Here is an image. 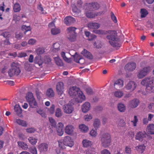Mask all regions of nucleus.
Instances as JSON below:
<instances>
[{"label": "nucleus", "instance_id": "obj_41", "mask_svg": "<svg viewBox=\"0 0 154 154\" xmlns=\"http://www.w3.org/2000/svg\"><path fill=\"white\" fill-rule=\"evenodd\" d=\"M17 123L19 125H21L23 126L26 127L27 124L25 121L22 120L20 119L16 120Z\"/></svg>", "mask_w": 154, "mask_h": 154}, {"label": "nucleus", "instance_id": "obj_25", "mask_svg": "<svg viewBox=\"0 0 154 154\" xmlns=\"http://www.w3.org/2000/svg\"><path fill=\"white\" fill-rule=\"evenodd\" d=\"M83 146L85 147H88L91 146L92 144L91 141L87 139L84 140L82 142Z\"/></svg>", "mask_w": 154, "mask_h": 154}, {"label": "nucleus", "instance_id": "obj_32", "mask_svg": "<svg viewBox=\"0 0 154 154\" xmlns=\"http://www.w3.org/2000/svg\"><path fill=\"white\" fill-rule=\"evenodd\" d=\"M79 127L81 131L84 133L87 132L88 130V127L84 124L80 125Z\"/></svg>", "mask_w": 154, "mask_h": 154}, {"label": "nucleus", "instance_id": "obj_56", "mask_svg": "<svg viewBox=\"0 0 154 154\" xmlns=\"http://www.w3.org/2000/svg\"><path fill=\"white\" fill-rule=\"evenodd\" d=\"M86 15L87 17L89 18H93L95 17L94 14L91 12H87Z\"/></svg>", "mask_w": 154, "mask_h": 154}, {"label": "nucleus", "instance_id": "obj_48", "mask_svg": "<svg viewBox=\"0 0 154 154\" xmlns=\"http://www.w3.org/2000/svg\"><path fill=\"white\" fill-rule=\"evenodd\" d=\"M58 146L59 148L62 149H66L65 145L64 143L63 142L61 141H58Z\"/></svg>", "mask_w": 154, "mask_h": 154}, {"label": "nucleus", "instance_id": "obj_63", "mask_svg": "<svg viewBox=\"0 0 154 154\" xmlns=\"http://www.w3.org/2000/svg\"><path fill=\"white\" fill-rule=\"evenodd\" d=\"M27 56L26 53L25 52H20L19 53L18 55V57H24Z\"/></svg>", "mask_w": 154, "mask_h": 154}, {"label": "nucleus", "instance_id": "obj_47", "mask_svg": "<svg viewBox=\"0 0 154 154\" xmlns=\"http://www.w3.org/2000/svg\"><path fill=\"white\" fill-rule=\"evenodd\" d=\"M22 29L23 30H25V31H24V33L26 34V33L29 31H30L31 28L30 26H27L25 25H23L22 26Z\"/></svg>", "mask_w": 154, "mask_h": 154}, {"label": "nucleus", "instance_id": "obj_9", "mask_svg": "<svg viewBox=\"0 0 154 154\" xmlns=\"http://www.w3.org/2000/svg\"><path fill=\"white\" fill-rule=\"evenodd\" d=\"M63 109L65 113L67 114H70L74 110L72 106L69 104L64 105Z\"/></svg>", "mask_w": 154, "mask_h": 154}, {"label": "nucleus", "instance_id": "obj_15", "mask_svg": "<svg viewBox=\"0 0 154 154\" xmlns=\"http://www.w3.org/2000/svg\"><path fill=\"white\" fill-rule=\"evenodd\" d=\"M74 128L71 125H68L66 126L65 128V133L68 135H72L73 133Z\"/></svg>", "mask_w": 154, "mask_h": 154}, {"label": "nucleus", "instance_id": "obj_33", "mask_svg": "<svg viewBox=\"0 0 154 154\" xmlns=\"http://www.w3.org/2000/svg\"><path fill=\"white\" fill-rule=\"evenodd\" d=\"M46 95L49 97H52L54 96V93L51 88H49L46 91Z\"/></svg>", "mask_w": 154, "mask_h": 154}, {"label": "nucleus", "instance_id": "obj_22", "mask_svg": "<svg viewBox=\"0 0 154 154\" xmlns=\"http://www.w3.org/2000/svg\"><path fill=\"white\" fill-rule=\"evenodd\" d=\"M124 85L123 81L121 79L117 80L114 84L115 88L117 89L118 88H120L122 87Z\"/></svg>", "mask_w": 154, "mask_h": 154}, {"label": "nucleus", "instance_id": "obj_4", "mask_svg": "<svg viewBox=\"0 0 154 154\" xmlns=\"http://www.w3.org/2000/svg\"><path fill=\"white\" fill-rule=\"evenodd\" d=\"M100 141L103 147H107L109 146L111 141L110 134L107 133L103 134L101 137Z\"/></svg>", "mask_w": 154, "mask_h": 154}, {"label": "nucleus", "instance_id": "obj_55", "mask_svg": "<svg viewBox=\"0 0 154 154\" xmlns=\"http://www.w3.org/2000/svg\"><path fill=\"white\" fill-rule=\"evenodd\" d=\"M84 118L85 121H89L92 118V117L91 114L87 115L84 116Z\"/></svg>", "mask_w": 154, "mask_h": 154}, {"label": "nucleus", "instance_id": "obj_7", "mask_svg": "<svg viewBox=\"0 0 154 154\" xmlns=\"http://www.w3.org/2000/svg\"><path fill=\"white\" fill-rule=\"evenodd\" d=\"M146 90L149 93L154 92V80L151 79L146 85Z\"/></svg>", "mask_w": 154, "mask_h": 154}, {"label": "nucleus", "instance_id": "obj_8", "mask_svg": "<svg viewBox=\"0 0 154 154\" xmlns=\"http://www.w3.org/2000/svg\"><path fill=\"white\" fill-rule=\"evenodd\" d=\"M136 87L137 84L135 82L130 81L126 85L125 88L126 90L132 91L136 89Z\"/></svg>", "mask_w": 154, "mask_h": 154}, {"label": "nucleus", "instance_id": "obj_23", "mask_svg": "<svg viewBox=\"0 0 154 154\" xmlns=\"http://www.w3.org/2000/svg\"><path fill=\"white\" fill-rule=\"evenodd\" d=\"M136 149L139 153H143L146 149V146L144 144H141L136 146Z\"/></svg>", "mask_w": 154, "mask_h": 154}, {"label": "nucleus", "instance_id": "obj_50", "mask_svg": "<svg viewBox=\"0 0 154 154\" xmlns=\"http://www.w3.org/2000/svg\"><path fill=\"white\" fill-rule=\"evenodd\" d=\"M143 69L147 75L151 70V67L149 66L144 67Z\"/></svg>", "mask_w": 154, "mask_h": 154}, {"label": "nucleus", "instance_id": "obj_58", "mask_svg": "<svg viewBox=\"0 0 154 154\" xmlns=\"http://www.w3.org/2000/svg\"><path fill=\"white\" fill-rule=\"evenodd\" d=\"M30 151L32 154H37V150L35 147L31 148L30 149Z\"/></svg>", "mask_w": 154, "mask_h": 154}, {"label": "nucleus", "instance_id": "obj_30", "mask_svg": "<svg viewBox=\"0 0 154 154\" xmlns=\"http://www.w3.org/2000/svg\"><path fill=\"white\" fill-rule=\"evenodd\" d=\"M146 75L147 74L145 72L143 69H140V70L138 75H137V77L139 79H141L146 76Z\"/></svg>", "mask_w": 154, "mask_h": 154}, {"label": "nucleus", "instance_id": "obj_21", "mask_svg": "<svg viewBox=\"0 0 154 154\" xmlns=\"http://www.w3.org/2000/svg\"><path fill=\"white\" fill-rule=\"evenodd\" d=\"M146 131L148 134H154V125L150 124L147 126Z\"/></svg>", "mask_w": 154, "mask_h": 154}, {"label": "nucleus", "instance_id": "obj_49", "mask_svg": "<svg viewBox=\"0 0 154 154\" xmlns=\"http://www.w3.org/2000/svg\"><path fill=\"white\" fill-rule=\"evenodd\" d=\"M61 55L63 60L69 62L70 60L68 58H67L65 55V53L64 52H62L61 53Z\"/></svg>", "mask_w": 154, "mask_h": 154}, {"label": "nucleus", "instance_id": "obj_11", "mask_svg": "<svg viewBox=\"0 0 154 154\" xmlns=\"http://www.w3.org/2000/svg\"><path fill=\"white\" fill-rule=\"evenodd\" d=\"M64 23L67 26H69L75 22V19L71 16L66 17L63 20Z\"/></svg>", "mask_w": 154, "mask_h": 154}, {"label": "nucleus", "instance_id": "obj_64", "mask_svg": "<svg viewBox=\"0 0 154 154\" xmlns=\"http://www.w3.org/2000/svg\"><path fill=\"white\" fill-rule=\"evenodd\" d=\"M56 152L57 154H67L66 152L64 151L63 150H59L58 149H56Z\"/></svg>", "mask_w": 154, "mask_h": 154}, {"label": "nucleus", "instance_id": "obj_20", "mask_svg": "<svg viewBox=\"0 0 154 154\" xmlns=\"http://www.w3.org/2000/svg\"><path fill=\"white\" fill-rule=\"evenodd\" d=\"M73 56L74 57V61L77 63L82 64L83 62H81L80 61L82 60H84V59L81 56L77 54L76 52H75V54Z\"/></svg>", "mask_w": 154, "mask_h": 154}, {"label": "nucleus", "instance_id": "obj_3", "mask_svg": "<svg viewBox=\"0 0 154 154\" xmlns=\"http://www.w3.org/2000/svg\"><path fill=\"white\" fill-rule=\"evenodd\" d=\"M69 93L71 96L74 97L78 95V97L83 100L85 99V97L79 88L75 86L71 87L69 90Z\"/></svg>", "mask_w": 154, "mask_h": 154}, {"label": "nucleus", "instance_id": "obj_62", "mask_svg": "<svg viewBox=\"0 0 154 154\" xmlns=\"http://www.w3.org/2000/svg\"><path fill=\"white\" fill-rule=\"evenodd\" d=\"M63 124L61 123V122H59V123L57 126V129H63Z\"/></svg>", "mask_w": 154, "mask_h": 154}, {"label": "nucleus", "instance_id": "obj_17", "mask_svg": "<svg viewBox=\"0 0 154 154\" xmlns=\"http://www.w3.org/2000/svg\"><path fill=\"white\" fill-rule=\"evenodd\" d=\"M88 26L90 29H97L100 27V24L98 23L90 22L88 23Z\"/></svg>", "mask_w": 154, "mask_h": 154}, {"label": "nucleus", "instance_id": "obj_12", "mask_svg": "<svg viewBox=\"0 0 154 154\" xmlns=\"http://www.w3.org/2000/svg\"><path fill=\"white\" fill-rule=\"evenodd\" d=\"M140 103L139 100L137 99H134L129 102V106L131 108H135L137 107Z\"/></svg>", "mask_w": 154, "mask_h": 154}, {"label": "nucleus", "instance_id": "obj_36", "mask_svg": "<svg viewBox=\"0 0 154 154\" xmlns=\"http://www.w3.org/2000/svg\"><path fill=\"white\" fill-rule=\"evenodd\" d=\"M14 109L17 115H19L22 113V109L19 105H16Z\"/></svg>", "mask_w": 154, "mask_h": 154}, {"label": "nucleus", "instance_id": "obj_42", "mask_svg": "<svg viewBox=\"0 0 154 154\" xmlns=\"http://www.w3.org/2000/svg\"><path fill=\"white\" fill-rule=\"evenodd\" d=\"M56 116L58 118L61 117L62 115V112L61 109L59 108H57L55 113Z\"/></svg>", "mask_w": 154, "mask_h": 154}, {"label": "nucleus", "instance_id": "obj_59", "mask_svg": "<svg viewBox=\"0 0 154 154\" xmlns=\"http://www.w3.org/2000/svg\"><path fill=\"white\" fill-rule=\"evenodd\" d=\"M60 46V45L58 43H55L53 45V47L54 48L57 50V51L59 50V48Z\"/></svg>", "mask_w": 154, "mask_h": 154}, {"label": "nucleus", "instance_id": "obj_27", "mask_svg": "<svg viewBox=\"0 0 154 154\" xmlns=\"http://www.w3.org/2000/svg\"><path fill=\"white\" fill-rule=\"evenodd\" d=\"M17 143L19 146L23 149L26 150L28 149V145L24 142L18 141Z\"/></svg>", "mask_w": 154, "mask_h": 154}, {"label": "nucleus", "instance_id": "obj_5", "mask_svg": "<svg viewBox=\"0 0 154 154\" xmlns=\"http://www.w3.org/2000/svg\"><path fill=\"white\" fill-rule=\"evenodd\" d=\"M64 84L62 82H58L56 85V89L57 93L60 99H63V97L62 95L64 92Z\"/></svg>", "mask_w": 154, "mask_h": 154}, {"label": "nucleus", "instance_id": "obj_18", "mask_svg": "<svg viewBox=\"0 0 154 154\" xmlns=\"http://www.w3.org/2000/svg\"><path fill=\"white\" fill-rule=\"evenodd\" d=\"M38 147L40 152H46L48 150V146L46 143H42L38 146Z\"/></svg>", "mask_w": 154, "mask_h": 154}, {"label": "nucleus", "instance_id": "obj_13", "mask_svg": "<svg viewBox=\"0 0 154 154\" xmlns=\"http://www.w3.org/2000/svg\"><path fill=\"white\" fill-rule=\"evenodd\" d=\"M88 6L90 10L92 11L97 10L100 7V5L97 2L89 3Z\"/></svg>", "mask_w": 154, "mask_h": 154}, {"label": "nucleus", "instance_id": "obj_52", "mask_svg": "<svg viewBox=\"0 0 154 154\" xmlns=\"http://www.w3.org/2000/svg\"><path fill=\"white\" fill-rule=\"evenodd\" d=\"M23 37V35L20 32H17L16 33L15 37L17 39H20Z\"/></svg>", "mask_w": 154, "mask_h": 154}, {"label": "nucleus", "instance_id": "obj_31", "mask_svg": "<svg viewBox=\"0 0 154 154\" xmlns=\"http://www.w3.org/2000/svg\"><path fill=\"white\" fill-rule=\"evenodd\" d=\"M114 96L115 97L120 98L121 97L124 95L123 92L120 91H118L114 92Z\"/></svg>", "mask_w": 154, "mask_h": 154}, {"label": "nucleus", "instance_id": "obj_39", "mask_svg": "<svg viewBox=\"0 0 154 154\" xmlns=\"http://www.w3.org/2000/svg\"><path fill=\"white\" fill-rule=\"evenodd\" d=\"M141 17L142 18L145 17L148 14L147 11L146 9L143 8L140 11Z\"/></svg>", "mask_w": 154, "mask_h": 154}, {"label": "nucleus", "instance_id": "obj_2", "mask_svg": "<svg viewBox=\"0 0 154 154\" xmlns=\"http://www.w3.org/2000/svg\"><path fill=\"white\" fill-rule=\"evenodd\" d=\"M20 66V64L18 62H12L11 65V68L8 71L9 76L12 77L14 75H19L21 72Z\"/></svg>", "mask_w": 154, "mask_h": 154}, {"label": "nucleus", "instance_id": "obj_51", "mask_svg": "<svg viewBox=\"0 0 154 154\" xmlns=\"http://www.w3.org/2000/svg\"><path fill=\"white\" fill-rule=\"evenodd\" d=\"M111 17L112 20L114 23H117V20L116 17L112 12H111Z\"/></svg>", "mask_w": 154, "mask_h": 154}, {"label": "nucleus", "instance_id": "obj_10", "mask_svg": "<svg viewBox=\"0 0 154 154\" xmlns=\"http://www.w3.org/2000/svg\"><path fill=\"white\" fill-rule=\"evenodd\" d=\"M136 67V64L134 63H129L127 64L125 66V69L129 71H132Z\"/></svg>", "mask_w": 154, "mask_h": 154}, {"label": "nucleus", "instance_id": "obj_6", "mask_svg": "<svg viewBox=\"0 0 154 154\" xmlns=\"http://www.w3.org/2000/svg\"><path fill=\"white\" fill-rule=\"evenodd\" d=\"M63 142L65 146L72 147L74 145V142L72 139L69 136L64 137Z\"/></svg>", "mask_w": 154, "mask_h": 154}, {"label": "nucleus", "instance_id": "obj_60", "mask_svg": "<svg viewBox=\"0 0 154 154\" xmlns=\"http://www.w3.org/2000/svg\"><path fill=\"white\" fill-rule=\"evenodd\" d=\"M96 36L94 34H91L88 38V39L89 41H91L96 38Z\"/></svg>", "mask_w": 154, "mask_h": 154}, {"label": "nucleus", "instance_id": "obj_1", "mask_svg": "<svg viewBox=\"0 0 154 154\" xmlns=\"http://www.w3.org/2000/svg\"><path fill=\"white\" fill-rule=\"evenodd\" d=\"M117 33L114 31H111L107 36V38L109 40V42L111 46L117 49L119 48L120 45L118 42V39L116 38Z\"/></svg>", "mask_w": 154, "mask_h": 154}, {"label": "nucleus", "instance_id": "obj_57", "mask_svg": "<svg viewBox=\"0 0 154 154\" xmlns=\"http://www.w3.org/2000/svg\"><path fill=\"white\" fill-rule=\"evenodd\" d=\"M97 130L92 129L90 132V135L92 137H95L97 135Z\"/></svg>", "mask_w": 154, "mask_h": 154}, {"label": "nucleus", "instance_id": "obj_44", "mask_svg": "<svg viewBox=\"0 0 154 154\" xmlns=\"http://www.w3.org/2000/svg\"><path fill=\"white\" fill-rule=\"evenodd\" d=\"M151 80L150 79L146 78L142 80L141 83L142 85H144L146 84V85H147L149 83V82H150V81Z\"/></svg>", "mask_w": 154, "mask_h": 154}, {"label": "nucleus", "instance_id": "obj_35", "mask_svg": "<svg viewBox=\"0 0 154 154\" xmlns=\"http://www.w3.org/2000/svg\"><path fill=\"white\" fill-rule=\"evenodd\" d=\"M54 60L56 64L58 66H62L63 65V63L62 60L59 57H55Z\"/></svg>", "mask_w": 154, "mask_h": 154}, {"label": "nucleus", "instance_id": "obj_54", "mask_svg": "<svg viewBox=\"0 0 154 154\" xmlns=\"http://www.w3.org/2000/svg\"><path fill=\"white\" fill-rule=\"evenodd\" d=\"M93 32L94 33L98 34L103 35L105 34L104 31L102 30H94Z\"/></svg>", "mask_w": 154, "mask_h": 154}, {"label": "nucleus", "instance_id": "obj_24", "mask_svg": "<svg viewBox=\"0 0 154 154\" xmlns=\"http://www.w3.org/2000/svg\"><path fill=\"white\" fill-rule=\"evenodd\" d=\"M67 37L68 39L70 42H74L76 40V34H67Z\"/></svg>", "mask_w": 154, "mask_h": 154}, {"label": "nucleus", "instance_id": "obj_61", "mask_svg": "<svg viewBox=\"0 0 154 154\" xmlns=\"http://www.w3.org/2000/svg\"><path fill=\"white\" fill-rule=\"evenodd\" d=\"M55 111V106L54 104H52L51 105L49 109V111L51 114H53Z\"/></svg>", "mask_w": 154, "mask_h": 154}, {"label": "nucleus", "instance_id": "obj_14", "mask_svg": "<svg viewBox=\"0 0 154 154\" xmlns=\"http://www.w3.org/2000/svg\"><path fill=\"white\" fill-rule=\"evenodd\" d=\"M146 137V134L145 132L139 131L136 134L135 138L136 140L142 141Z\"/></svg>", "mask_w": 154, "mask_h": 154}, {"label": "nucleus", "instance_id": "obj_16", "mask_svg": "<svg viewBox=\"0 0 154 154\" xmlns=\"http://www.w3.org/2000/svg\"><path fill=\"white\" fill-rule=\"evenodd\" d=\"M90 103L88 102H86L82 106V109L83 112H88L90 109Z\"/></svg>", "mask_w": 154, "mask_h": 154}, {"label": "nucleus", "instance_id": "obj_40", "mask_svg": "<svg viewBox=\"0 0 154 154\" xmlns=\"http://www.w3.org/2000/svg\"><path fill=\"white\" fill-rule=\"evenodd\" d=\"M13 9L15 12H19L21 10L20 5L17 3L15 4L14 5Z\"/></svg>", "mask_w": 154, "mask_h": 154}, {"label": "nucleus", "instance_id": "obj_53", "mask_svg": "<svg viewBox=\"0 0 154 154\" xmlns=\"http://www.w3.org/2000/svg\"><path fill=\"white\" fill-rule=\"evenodd\" d=\"M138 121V119L137 116H134V119L133 120L131 121V122L133 123V126L136 127L137 125V123Z\"/></svg>", "mask_w": 154, "mask_h": 154}, {"label": "nucleus", "instance_id": "obj_45", "mask_svg": "<svg viewBox=\"0 0 154 154\" xmlns=\"http://www.w3.org/2000/svg\"><path fill=\"white\" fill-rule=\"evenodd\" d=\"M45 49L43 48H38L36 50V52L38 54H41L45 52Z\"/></svg>", "mask_w": 154, "mask_h": 154}, {"label": "nucleus", "instance_id": "obj_19", "mask_svg": "<svg viewBox=\"0 0 154 154\" xmlns=\"http://www.w3.org/2000/svg\"><path fill=\"white\" fill-rule=\"evenodd\" d=\"M81 54L88 59L91 60L93 59V57L92 54L85 49H84L81 52Z\"/></svg>", "mask_w": 154, "mask_h": 154}, {"label": "nucleus", "instance_id": "obj_29", "mask_svg": "<svg viewBox=\"0 0 154 154\" xmlns=\"http://www.w3.org/2000/svg\"><path fill=\"white\" fill-rule=\"evenodd\" d=\"M28 102L29 103L30 107L32 108H35L37 106V104L35 99L29 101Z\"/></svg>", "mask_w": 154, "mask_h": 154}, {"label": "nucleus", "instance_id": "obj_38", "mask_svg": "<svg viewBox=\"0 0 154 154\" xmlns=\"http://www.w3.org/2000/svg\"><path fill=\"white\" fill-rule=\"evenodd\" d=\"M51 32L52 35H56L60 33V29L56 28H53L51 29Z\"/></svg>", "mask_w": 154, "mask_h": 154}, {"label": "nucleus", "instance_id": "obj_26", "mask_svg": "<svg viewBox=\"0 0 154 154\" xmlns=\"http://www.w3.org/2000/svg\"><path fill=\"white\" fill-rule=\"evenodd\" d=\"M100 120L98 119H94L93 124V126L96 130H97L100 127Z\"/></svg>", "mask_w": 154, "mask_h": 154}, {"label": "nucleus", "instance_id": "obj_28", "mask_svg": "<svg viewBox=\"0 0 154 154\" xmlns=\"http://www.w3.org/2000/svg\"><path fill=\"white\" fill-rule=\"evenodd\" d=\"M76 28L74 27H68L67 29V34H76L75 30Z\"/></svg>", "mask_w": 154, "mask_h": 154}, {"label": "nucleus", "instance_id": "obj_37", "mask_svg": "<svg viewBox=\"0 0 154 154\" xmlns=\"http://www.w3.org/2000/svg\"><path fill=\"white\" fill-rule=\"evenodd\" d=\"M119 110L121 112H124L125 110L126 107L124 104L119 103L118 105Z\"/></svg>", "mask_w": 154, "mask_h": 154}, {"label": "nucleus", "instance_id": "obj_43", "mask_svg": "<svg viewBox=\"0 0 154 154\" xmlns=\"http://www.w3.org/2000/svg\"><path fill=\"white\" fill-rule=\"evenodd\" d=\"M28 140L32 144L34 145L37 142V139L33 137H30L28 138Z\"/></svg>", "mask_w": 154, "mask_h": 154}, {"label": "nucleus", "instance_id": "obj_34", "mask_svg": "<svg viewBox=\"0 0 154 154\" xmlns=\"http://www.w3.org/2000/svg\"><path fill=\"white\" fill-rule=\"evenodd\" d=\"M26 99L28 102L32 100H34L35 98L33 93L31 92H28L26 95Z\"/></svg>", "mask_w": 154, "mask_h": 154}, {"label": "nucleus", "instance_id": "obj_46", "mask_svg": "<svg viewBox=\"0 0 154 154\" xmlns=\"http://www.w3.org/2000/svg\"><path fill=\"white\" fill-rule=\"evenodd\" d=\"M49 120L50 122L51 123V126L54 127H55L56 126V122L52 118H49Z\"/></svg>", "mask_w": 154, "mask_h": 154}]
</instances>
